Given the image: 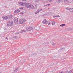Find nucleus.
Here are the masks:
<instances>
[{
    "label": "nucleus",
    "instance_id": "nucleus-1",
    "mask_svg": "<svg viewBox=\"0 0 73 73\" xmlns=\"http://www.w3.org/2000/svg\"><path fill=\"white\" fill-rule=\"evenodd\" d=\"M24 5H25V6L26 7H27V8H30L33 9L35 8V7H34L33 5H29V4L28 3H26L25 4V3Z\"/></svg>",
    "mask_w": 73,
    "mask_h": 73
},
{
    "label": "nucleus",
    "instance_id": "nucleus-2",
    "mask_svg": "<svg viewBox=\"0 0 73 73\" xmlns=\"http://www.w3.org/2000/svg\"><path fill=\"white\" fill-rule=\"evenodd\" d=\"M12 17H13V16L12 15H8L7 17L6 16H3L2 17V18L3 19H5V20H7L8 19H8H12Z\"/></svg>",
    "mask_w": 73,
    "mask_h": 73
},
{
    "label": "nucleus",
    "instance_id": "nucleus-3",
    "mask_svg": "<svg viewBox=\"0 0 73 73\" xmlns=\"http://www.w3.org/2000/svg\"><path fill=\"white\" fill-rule=\"evenodd\" d=\"M7 24L8 26H12L13 25V21H9L7 23Z\"/></svg>",
    "mask_w": 73,
    "mask_h": 73
},
{
    "label": "nucleus",
    "instance_id": "nucleus-4",
    "mask_svg": "<svg viewBox=\"0 0 73 73\" xmlns=\"http://www.w3.org/2000/svg\"><path fill=\"white\" fill-rule=\"evenodd\" d=\"M25 22V20L23 19H21L19 21V24H23V23H24Z\"/></svg>",
    "mask_w": 73,
    "mask_h": 73
},
{
    "label": "nucleus",
    "instance_id": "nucleus-5",
    "mask_svg": "<svg viewBox=\"0 0 73 73\" xmlns=\"http://www.w3.org/2000/svg\"><path fill=\"white\" fill-rule=\"evenodd\" d=\"M33 28L31 27H28L26 28V30L27 32L31 31V30H32Z\"/></svg>",
    "mask_w": 73,
    "mask_h": 73
},
{
    "label": "nucleus",
    "instance_id": "nucleus-6",
    "mask_svg": "<svg viewBox=\"0 0 73 73\" xmlns=\"http://www.w3.org/2000/svg\"><path fill=\"white\" fill-rule=\"evenodd\" d=\"M48 23V22L46 21V19H44L42 21V23L44 24H47Z\"/></svg>",
    "mask_w": 73,
    "mask_h": 73
},
{
    "label": "nucleus",
    "instance_id": "nucleus-7",
    "mask_svg": "<svg viewBox=\"0 0 73 73\" xmlns=\"http://www.w3.org/2000/svg\"><path fill=\"white\" fill-rule=\"evenodd\" d=\"M14 22L15 24H17L18 23V18H15Z\"/></svg>",
    "mask_w": 73,
    "mask_h": 73
},
{
    "label": "nucleus",
    "instance_id": "nucleus-8",
    "mask_svg": "<svg viewBox=\"0 0 73 73\" xmlns=\"http://www.w3.org/2000/svg\"><path fill=\"white\" fill-rule=\"evenodd\" d=\"M64 4H69L70 2L68 0H64Z\"/></svg>",
    "mask_w": 73,
    "mask_h": 73
},
{
    "label": "nucleus",
    "instance_id": "nucleus-9",
    "mask_svg": "<svg viewBox=\"0 0 73 73\" xmlns=\"http://www.w3.org/2000/svg\"><path fill=\"white\" fill-rule=\"evenodd\" d=\"M20 12V10L17 9L14 11V13H19Z\"/></svg>",
    "mask_w": 73,
    "mask_h": 73
},
{
    "label": "nucleus",
    "instance_id": "nucleus-10",
    "mask_svg": "<svg viewBox=\"0 0 73 73\" xmlns=\"http://www.w3.org/2000/svg\"><path fill=\"white\" fill-rule=\"evenodd\" d=\"M19 4L20 5H22V6H24V5L25 4V3H24L22 2H20L19 3Z\"/></svg>",
    "mask_w": 73,
    "mask_h": 73
},
{
    "label": "nucleus",
    "instance_id": "nucleus-11",
    "mask_svg": "<svg viewBox=\"0 0 73 73\" xmlns=\"http://www.w3.org/2000/svg\"><path fill=\"white\" fill-rule=\"evenodd\" d=\"M70 11L71 12H73V9H72L71 8H70Z\"/></svg>",
    "mask_w": 73,
    "mask_h": 73
},
{
    "label": "nucleus",
    "instance_id": "nucleus-12",
    "mask_svg": "<svg viewBox=\"0 0 73 73\" xmlns=\"http://www.w3.org/2000/svg\"><path fill=\"white\" fill-rule=\"evenodd\" d=\"M54 24H55V22L54 21H53L52 22V24L53 25H54Z\"/></svg>",
    "mask_w": 73,
    "mask_h": 73
},
{
    "label": "nucleus",
    "instance_id": "nucleus-13",
    "mask_svg": "<svg viewBox=\"0 0 73 73\" xmlns=\"http://www.w3.org/2000/svg\"><path fill=\"white\" fill-rule=\"evenodd\" d=\"M65 24H62L60 25V27H64L65 26Z\"/></svg>",
    "mask_w": 73,
    "mask_h": 73
},
{
    "label": "nucleus",
    "instance_id": "nucleus-14",
    "mask_svg": "<svg viewBox=\"0 0 73 73\" xmlns=\"http://www.w3.org/2000/svg\"><path fill=\"white\" fill-rule=\"evenodd\" d=\"M66 9H67V10H68L69 11H70V8L67 7L66 8Z\"/></svg>",
    "mask_w": 73,
    "mask_h": 73
},
{
    "label": "nucleus",
    "instance_id": "nucleus-15",
    "mask_svg": "<svg viewBox=\"0 0 73 73\" xmlns=\"http://www.w3.org/2000/svg\"><path fill=\"white\" fill-rule=\"evenodd\" d=\"M14 72H15V73H16L17 72V69H15L14 70Z\"/></svg>",
    "mask_w": 73,
    "mask_h": 73
},
{
    "label": "nucleus",
    "instance_id": "nucleus-16",
    "mask_svg": "<svg viewBox=\"0 0 73 73\" xmlns=\"http://www.w3.org/2000/svg\"><path fill=\"white\" fill-rule=\"evenodd\" d=\"M51 23H50V22H48V25H50V24H51Z\"/></svg>",
    "mask_w": 73,
    "mask_h": 73
},
{
    "label": "nucleus",
    "instance_id": "nucleus-17",
    "mask_svg": "<svg viewBox=\"0 0 73 73\" xmlns=\"http://www.w3.org/2000/svg\"><path fill=\"white\" fill-rule=\"evenodd\" d=\"M60 17V16L59 15H57V16H54V17Z\"/></svg>",
    "mask_w": 73,
    "mask_h": 73
},
{
    "label": "nucleus",
    "instance_id": "nucleus-18",
    "mask_svg": "<svg viewBox=\"0 0 73 73\" xmlns=\"http://www.w3.org/2000/svg\"><path fill=\"white\" fill-rule=\"evenodd\" d=\"M61 1L60 0H58V3H61Z\"/></svg>",
    "mask_w": 73,
    "mask_h": 73
},
{
    "label": "nucleus",
    "instance_id": "nucleus-19",
    "mask_svg": "<svg viewBox=\"0 0 73 73\" xmlns=\"http://www.w3.org/2000/svg\"><path fill=\"white\" fill-rule=\"evenodd\" d=\"M58 73H65V72L61 71V72H58Z\"/></svg>",
    "mask_w": 73,
    "mask_h": 73
},
{
    "label": "nucleus",
    "instance_id": "nucleus-20",
    "mask_svg": "<svg viewBox=\"0 0 73 73\" xmlns=\"http://www.w3.org/2000/svg\"><path fill=\"white\" fill-rule=\"evenodd\" d=\"M4 29L5 30H7V27H5L4 28Z\"/></svg>",
    "mask_w": 73,
    "mask_h": 73
},
{
    "label": "nucleus",
    "instance_id": "nucleus-21",
    "mask_svg": "<svg viewBox=\"0 0 73 73\" xmlns=\"http://www.w3.org/2000/svg\"><path fill=\"white\" fill-rule=\"evenodd\" d=\"M38 13H39L40 12V10L39 9H38L37 11Z\"/></svg>",
    "mask_w": 73,
    "mask_h": 73
},
{
    "label": "nucleus",
    "instance_id": "nucleus-22",
    "mask_svg": "<svg viewBox=\"0 0 73 73\" xmlns=\"http://www.w3.org/2000/svg\"><path fill=\"white\" fill-rule=\"evenodd\" d=\"M49 1L50 3H51V2H52L53 1L52 0H49Z\"/></svg>",
    "mask_w": 73,
    "mask_h": 73
},
{
    "label": "nucleus",
    "instance_id": "nucleus-23",
    "mask_svg": "<svg viewBox=\"0 0 73 73\" xmlns=\"http://www.w3.org/2000/svg\"><path fill=\"white\" fill-rule=\"evenodd\" d=\"M69 73H72V71H69Z\"/></svg>",
    "mask_w": 73,
    "mask_h": 73
},
{
    "label": "nucleus",
    "instance_id": "nucleus-24",
    "mask_svg": "<svg viewBox=\"0 0 73 73\" xmlns=\"http://www.w3.org/2000/svg\"><path fill=\"white\" fill-rule=\"evenodd\" d=\"M21 33H23V32H24V31H23V30H21Z\"/></svg>",
    "mask_w": 73,
    "mask_h": 73
},
{
    "label": "nucleus",
    "instance_id": "nucleus-25",
    "mask_svg": "<svg viewBox=\"0 0 73 73\" xmlns=\"http://www.w3.org/2000/svg\"><path fill=\"white\" fill-rule=\"evenodd\" d=\"M35 13L36 14H37V13H38L37 12H36Z\"/></svg>",
    "mask_w": 73,
    "mask_h": 73
},
{
    "label": "nucleus",
    "instance_id": "nucleus-26",
    "mask_svg": "<svg viewBox=\"0 0 73 73\" xmlns=\"http://www.w3.org/2000/svg\"><path fill=\"white\" fill-rule=\"evenodd\" d=\"M50 5V4H47V5H48V6H49V5Z\"/></svg>",
    "mask_w": 73,
    "mask_h": 73
},
{
    "label": "nucleus",
    "instance_id": "nucleus-27",
    "mask_svg": "<svg viewBox=\"0 0 73 73\" xmlns=\"http://www.w3.org/2000/svg\"><path fill=\"white\" fill-rule=\"evenodd\" d=\"M21 13V14H22V15H24V13L23 12H22L21 13Z\"/></svg>",
    "mask_w": 73,
    "mask_h": 73
},
{
    "label": "nucleus",
    "instance_id": "nucleus-28",
    "mask_svg": "<svg viewBox=\"0 0 73 73\" xmlns=\"http://www.w3.org/2000/svg\"><path fill=\"white\" fill-rule=\"evenodd\" d=\"M35 9H37V6H35Z\"/></svg>",
    "mask_w": 73,
    "mask_h": 73
},
{
    "label": "nucleus",
    "instance_id": "nucleus-29",
    "mask_svg": "<svg viewBox=\"0 0 73 73\" xmlns=\"http://www.w3.org/2000/svg\"><path fill=\"white\" fill-rule=\"evenodd\" d=\"M1 21H4V19L1 20Z\"/></svg>",
    "mask_w": 73,
    "mask_h": 73
},
{
    "label": "nucleus",
    "instance_id": "nucleus-30",
    "mask_svg": "<svg viewBox=\"0 0 73 73\" xmlns=\"http://www.w3.org/2000/svg\"><path fill=\"white\" fill-rule=\"evenodd\" d=\"M69 29H70V30H71V29H72V28H69Z\"/></svg>",
    "mask_w": 73,
    "mask_h": 73
},
{
    "label": "nucleus",
    "instance_id": "nucleus-31",
    "mask_svg": "<svg viewBox=\"0 0 73 73\" xmlns=\"http://www.w3.org/2000/svg\"><path fill=\"white\" fill-rule=\"evenodd\" d=\"M16 34L17 33V34H19V33H15Z\"/></svg>",
    "mask_w": 73,
    "mask_h": 73
},
{
    "label": "nucleus",
    "instance_id": "nucleus-32",
    "mask_svg": "<svg viewBox=\"0 0 73 73\" xmlns=\"http://www.w3.org/2000/svg\"><path fill=\"white\" fill-rule=\"evenodd\" d=\"M49 42H47V44H49Z\"/></svg>",
    "mask_w": 73,
    "mask_h": 73
},
{
    "label": "nucleus",
    "instance_id": "nucleus-33",
    "mask_svg": "<svg viewBox=\"0 0 73 73\" xmlns=\"http://www.w3.org/2000/svg\"><path fill=\"white\" fill-rule=\"evenodd\" d=\"M23 32H25L26 31L25 30H23Z\"/></svg>",
    "mask_w": 73,
    "mask_h": 73
},
{
    "label": "nucleus",
    "instance_id": "nucleus-34",
    "mask_svg": "<svg viewBox=\"0 0 73 73\" xmlns=\"http://www.w3.org/2000/svg\"><path fill=\"white\" fill-rule=\"evenodd\" d=\"M46 6V5H44V7H45V6Z\"/></svg>",
    "mask_w": 73,
    "mask_h": 73
},
{
    "label": "nucleus",
    "instance_id": "nucleus-35",
    "mask_svg": "<svg viewBox=\"0 0 73 73\" xmlns=\"http://www.w3.org/2000/svg\"><path fill=\"white\" fill-rule=\"evenodd\" d=\"M40 1V0H37V1Z\"/></svg>",
    "mask_w": 73,
    "mask_h": 73
},
{
    "label": "nucleus",
    "instance_id": "nucleus-36",
    "mask_svg": "<svg viewBox=\"0 0 73 73\" xmlns=\"http://www.w3.org/2000/svg\"><path fill=\"white\" fill-rule=\"evenodd\" d=\"M40 11H42V9H40Z\"/></svg>",
    "mask_w": 73,
    "mask_h": 73
},
{
    "label": "nucleus",
    "instance_id": "nucleus-37",
    "mask_svg": "<svg viewBox=\"0 0 73 73\" xmlns=\"http://www.w3.org/2000/svg\"><path fill=\"white\" fill-rule=\"evenodd\" d=\"M7 38H8L7 37L6 38V39H7Z\"/></svg>",
    "mask_w": 73,
    "mask_h": 73
},
{
    "label": "nucleus",
    "instance_id": "nucleus-38",
    "mask_svg": "<svg viewBox=\"0 0 73 73\" xmlns=\"http://www.w3.org/2000/svg\"><path fill=\"white\" fill-rule=\"evenodd\" d=\"M35 7H37V5H36Z\"/></svg>",
    "mask_w": 73,
    "mask_h": 73
},
{
    "label": "nucleus",
    "instance_id": "nucleus-39",
    "mask_svg": "<svg viewBox=\"0 0 73 73\" xmlns=\"http://www.w3.org/2000/svg\"><path fill=\"white\" fill-rule=\"evenodd\" d=\"M21 9H23V8H21Z\"/></svg>",
    "mask_w": 73,
    "mask_h": 73
},
{
    "label": "nucleus",
    "instance_id": "nucleus-40",
    "mask_svg": "<svg viewBox=\"0 0 73 73\" xmlns=\"http://www.w3.org/2000/svg\"><path fill=\"white\" fill-rule=\"evenodd\" d=\"M23 1H25V0H22Z\"/></svg>",
    "mask_w": 73,
    "mask_h": 73
},
{
    "label": "nucleus",
    "instance_id": "nucleus-41",
    "mask_svg": "<svg viewBox=\"0 0 73 73\" xmlns=\"http://www.w3.org/2000/svg\"><path fill=\"white\" fill-rule=\"evenodd\" d=\"M25 1H27V0H25Z\"/></svg>",
    "mask_w": 73,
    "mask_h": 73
}]
</instances>
